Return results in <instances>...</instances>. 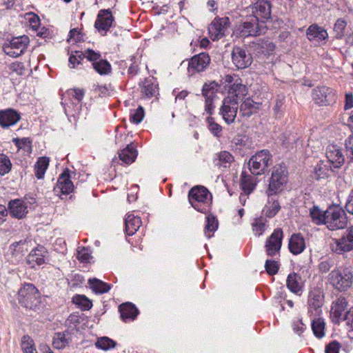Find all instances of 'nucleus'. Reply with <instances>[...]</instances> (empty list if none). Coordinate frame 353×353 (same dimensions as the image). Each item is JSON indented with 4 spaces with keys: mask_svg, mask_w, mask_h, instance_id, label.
Segmentation results:
<instances>
[{
    "mask_svg": "<svg viewBox=\"0 0 353 353\" xmlns=\"http://www.w3.org/2000/svg\"><path fill=\"white\" fill-rule=\"evenodd\" d=\"M74 303L79 305L82 310H88L92 306V302L83 295H77L73 299Z\"/></svg>",
    "mask_w": 353,
    "mask_h": 353,
    "instance_id": "nucleus-49",
    "label": "nucleus"
},
{
    "mask_svg": "<svg viewBox=\"0 0 353 353\" xmlns=\"http://www.w3.org/2000/svg\"><path fill=\"white\" fill-rule=\"evenodd\" d=\"M230 19L225 17L215 18L210 25L209 32L213 40H218L225 36V32L230 27Z\"/></svg>",
    "mask_w": 353,
    "mask_h": 353,
    "instance_id": "nucleus-15",
    "label": "nucleus"
},
{
    "mask_svg": "<svg viewBox=\"0 0 353 353\" xmlns=\"http://www.w3.org/2000/svg\"><path fill=\"white\" fill-rule=\"evenodd\" d=\"M288 172L284 164H277L273 167L271 177L269 181L266 194L270 196L280 193L287 183Z\"/></svg>",
    "mask_w": 353,
    "mask_h": 353,
    "instance_id": "nucleus-3",
    "label": "nucleus"
},
{
    "mask_svg": "<svg viewBox=\"0 0 353 353\" xmlns=\"http://www.w3.org/2000/svg\"><path fill=\"white\" fill-rule=\"evenodd\" d=\"M141 225V220L134 214H127L125 219V232L128 236L133 235Z\"/></svg>",
    "mask_w": 353,
    "mask_h": 353,
    "instance_id": "nucleus-32",
    "label": "nucleus"
},
{
    "mask_svg": "<svg viewBox=\"0 0 353 353\" xmlns=\"http://www.w3.org/2000/svg\"><path fill=\"white\" fill-rule=\"evenodd\" d=\"M252 225H253V231L258 236L262 234L265 230V224L263 221V220L261 219H256L255 222L253 223Z\"/></svg>",
    "mask_w": 353,
    "mask_h": 353,
    "instance_id": "nucleus-58",
    "label": "nucleus"
},
{
    "mask_svg": "<svg viewBox=\"0 0 353 353\" xmlns=\"http://www.w3.org/2000/svg\"><path fill=\"white\" fill-rule=\"evenodd\" d=\"M272 156L268 150H263L252 156L248 162L249 169L253 175L263 174L272 163Z\"/></svg>",
    "mask_w": 353,
    "mask_h": 353,
    "instance_id": "nucleus-6",
    "label": "nucleus"
},
{
    "mask_svg": "<svg viewBox=\"0 0 353 353\" xmlns=\"http://www.w3.org/2000/svg\"><path fill=\"white\" fill-rule=\"evenodd\" d=\"M10 69L15 72L17 74L23 75L26 73V69L25 65L21 62H14L10 65Z\"/></svg>",
    "mask_w": 353,
    "mask_h": 353,
    "instance_id": "nucleus-59",
    "label": "nucleus"
},
{
    "mask_svg": "<svg viewBox=\"0 0 353 353\" xmlns=\"http://www.w3.org/2000/svg\"><path fill=\"white\" fill-rule=\"evenodd\" d=\"M306 35L307 39L312 42L319 43L328 37L327 31L316 24H312L307 29Z\"/></svg>",
    "mask_w": 353,
    "mask_h": 353,
    "instance_id": "nucleus-25",
    "label": "nucleus"
},
{
    "mask_svg": "<svg viewBox=\"0 0 353 353\" xmlns=\"http://www.w3.org/2000/svg\"><path fill=\"white\" fill-rule=\"evenodd\" d=\"M219 157V163L217 165H223L224 167H227L226 164H230L234 161L233 156L228 151H222L218 154Z\"/></svg>",
    "mask_w": 353,
    "mask_h": 353,
    "instance_id": "nucleus-52",
    "label": "nucleus"
},
{
    "mask_svg": "<svg viewBox=\"0 0 353 353\" xmlns=\"http://www.w3.org/2000/svg\"><path fill=\"white\" fill-rule=\"evenodd\" d=\"M240 103H241V105H239L240 114L243 117H250L255 108V103L254 101L250 97H248L246 99L244 98V99Z\"/></svg>",
    "mask_w": 353,
    "mask_h": 353,
    "instance_id": "nucleus-39",
    "label": "nucleus"
},
{
    "mask_svg": "<svg viewBox=\"0 0 353 353\" xmlns=\"http://www.w3.org/2000/svg\"><path fill=\"white\" fill-rule=\"evenodd\" d=\"M232 61L238 69H245L251 65L252 57L248 51L241 47L235 46L232 51Z\"/></svg>",
    "mask_w": 353,
    "mask_h": 353,
    "instance_id": "nucleus-12",
    "label": "nucleus"
},
{
    "mask_svg": "<svg viewBox=\"0 0 353 353\" xmlns=\"http://www.w3.org/2000/svg\"><path fill=\"white\" fill-rule=\"evenodd\" d=\"M283 237V232L282 229L276 228L274 230L265 241V248L268 256H274L276 254H279L282 245Z\"/></svg>",
    "mask_w": 353,
    "mask_h": 353,
    "instance_id": "nucleus-10",
    "label": "nucleus"
},
{
    "mask_svg": "<svg viewBox=\"0 0 353 353\" xmlns=\"http://www.w3.org/2000/svg\"><path fill=\"white\" fill-rule=\"evenodd\" d=\"M258 180L253 175L249 174L245 172H243L241 175L240 185L243 192L245 194H250L256 188Z\"/></svg>",
    "mask_w": 353,
    "mask_h": 353,
    "instance_id": "nucleus-27",
    "label": "nucleus"
},
{
    "mask_svg": "<svg viewBox=\"0 0 353 353\" xmlns=\"http://www.w3.org/2000/svg\"><path fill=\"white\" fill-rule=\"evenodd\" d=\"M332 250L341 254L353 250V225L349 228L339 239H334Z\"/></svg>",
    "mask_w": 353,
    "mask_h": 353,
    "instance_id": "nucleus-11",
    "label": "nucleus"
},
{
    "mask_svg": "<svg viewBox=\"0 0 353 353\" xmlns=\"http://www.w3.org/2000/svg\"><path fill=\"white\" fill-rule=\"evenodd\" d=\"M312 97L316 103L322 105H329L336 100L334 90L326 86H320L315 88L312 92Z\"/></svg>",
    "mask_w": 353,
    "mask_h": 353,
    "instance_id": "nucleus-14",
    "label": "nucleus"
},
{
    "mask_svg": "<svg viewBox=\"0 0 353 353\" xmlns=\"http://www.w3.org/2000/svg\"><path fill=\"white\" fill-rule=\"evenodd\" d=\"M26 203L20 199L12 200L8 203L10 213L17 219H22L26 216L28 213Z\"/></svg>",
    "mask_w": 353,
    "mask_h": 353,
    "instance_id": "nucleus-26",
    "label": "nucleus"
},
{
    "mask_svg": "<svg viewBox=\"0 0 353 353\" xmlns=\"http://www.w3.org/2000/svg\"><path fill=\"white\" fill-rule=\"evenodd\" d=\"M347 26V22L343 19H339L336 20L334 30L336 34L337 37H341L344 34V30Z\"/></svg>",
    "mask_w": 353,
    "mask_h": 353,
    "instance_id": "nucleus-56",
    "label": "nucleus"
},
{
    "mask_svg": "<svg viewBox=\"0 0 353 353\" xmlns=\"http://www.w3.org/2000/svg\"><path fill=\"white\" fill-rule=\"evenodd\" d=\"M220 88L219 84L215 81H212L208 83H205L202 88V95L203 97H216V92Z\"/></svg>",
    "mask_w": 353,
    "mask_h": 353,
    "instance_id": "nucleus-41",
    "label": "nucleus"
},
{
    "mask_svg": "<svg viewBox=\"0 0 353 353\" xmlns=\"http://www.w3.org/2000/svg\"><path fill=\"white\" fill-rule=\"evenodd\" d=\"M73 189L74 185L67 170L59 176L57 185L54 188V191L57 194L61 192L63 194H68L73 191Z\"/></svg>",
    "mask_w": 353,
    "mask_h": 353,
    "instance_id": "nucleus-22",
    "label": "nucleus"
},
{
    "mask_svg": "<svg viewBox=\"0 0 353 353\" xmlns=\"http://www.w3.org/2000/svg\"><path fill=\"white\" fill-rule=\"evenodd\" d=\"M332 171L330 163L325 161H320L314 166L311 176L316 181H325L330 176Z\"/></svg>",
    "mask_w": 353,
    "mask_h": 353,
    "instance_id": "nucleus-23",
    "label": "nucleus"
},
{
    "mask_svg": "<svg viewBox=\"0 0 353 353\" xmlns=\"http://www.w3.org/2000/svg\"><path fill=\"white\" fill-rule=\"evenodd\" d=\"M145 116L144 109L142 106H139L137 109L131 113L130 120L132 123L139 124L142 121Z\"/></svg>",
    "mask_w": 353,
    "mask_h": 353,
    "instance_id": "nucleus-50",
    "label": "nucleus"
},
{
    "mask_svg": "<svg viewBox=\"0 0 353 353\" xmlns=\"http://www.w3.org/2000/svg\"><path fill=\"white\" fill-rule=\"evenodd\" d=\"M46 252L45 248L43 246L37 247L28 255L26 259L27 263L31 265L32 268L34 267L35 264L38 265L43 264Z\"/></svg>",
    "mask_w": 353,
    "mask_h": 353,
    "instance_id": "nucleus-28",
    "label": "nucleus"
},
{
    "mask_svg": "<svg viewBox=\"0 0 353 353\" xmlns=\"http://www.w3.org/2000/svg\"><path fill=\"white\" fill-rule=\"evenodd\" d=\"M288 247L292 254H301L305 248L303 237L300 234H292L290 239Z\"/></svg>",
    "mask_w": 353,
    "mask_h": 353,
    "instance_id": "nucleus-30",
    "label": "nucleus"
},
{
    "mask_svg": "<svg viewBox=\"0 0 353 353\" xmlns=\"http://www.w3.org/2000/svg\"><path fill=\"white\" fill-rule=\"evenodd\" d=\"M50 159L48 157H39L34 165V174L38 179L44 177L46 170L49 165Z\"/></svg>",
    "mask_w": 353,
    "mask_h": 353,
    "instance_id": "nucleus-38",
    "label": "nucleus"
},
{
    "mask_svg": "<svg viewBox=\"0 0 353 353\" xmlns=\"http://www.w3.org/2000/svg\"><path fill=\"white\" fill-rule=\"evenodd\" d=\"M90 254L88 253V250L83 248L82 249L78 250L77 258L78 260L82 262H88L90 259Z\"/></svg>",
    "mask_w": 353,
    "mask_h": 353,
    "instance_id": "nucleus-61",
    "label": "nucleus"
},
{
    "mask_svg": "<svg viewBox=\"0 0 353 353\" xmlns=\"http://www.w3.org/2000/svg\"><path fill=\"white\" fill-rule=\"evenodd\" d=\"M84 97V91L82 89L74 88L70 89L65 92L63 94L62 100V104H65L70 107L69 104L66 102V98H69L71 100V104H79Z\"/></svg>",
    "mask_w": 353,
    "mask_h": 353,
    "instance_id": "nucleus-33",
    "label": "nucleus"
},
{
    "mask_svg": "<svg viewBox=\"0 0 353 353\" xmlns=\"http://www.w3.org/2000/svg\"><path fill=\"white\" fill-rule=\"evenodd\" d=\"M324 214L325 211H321L316 205H314L310 209V216L312 222L316 225H319L325 224V216H324Z\"/></svg>",
    "mask_w": 353,
    "mask_h": 353,
    "instance_id": "nucleus-40",
    "label": "nucleus"
},
{
    "mask_svg": "<svg viewBox=\"0 0 353 353\" xmlns=\"http://www.w3.org/2000/svg\"><path fill=\"white\" fill-rule=\"evenodd\" d=\"M158 91V84L154 77H149L144 80L142 84L141 92L147 97H152Z\"/></svg>",
    "mask_w": 353,
    "mask_h": 353,
    "instance_id": "nucleus-34",
    "label": "nucleus"
},
{
    "mask_svg": "<svg viewBox=\"0 0 353 353\" xmlns=\"http://www.w3.org/2000/svg\"><path fill=\"white\" fill-rule=\"evenodd\" d=\"M248 94V90L241 79H236L234 83L228 89V94L225 98L234 99L237 103L242 101Z\"/></svg>",
    "mask_w": 353,
    "mask_h": 353,
    "instance_id": "nucleus-20",
    "label": "nucleus"
},
{
    "mask_svg": "<svg viewBox=\"0 0 353 353\" xmlns=\"http://www.w3.org/2000/svg\"><path fill=\"white\" fill-rule=\"evenodd\" d=\"M210 63V57L208 54L202 52L194 55L188 63V72L193 74L195 72L204 71Z\"/></svg>",
    "mask_w": 353,
    "mask_h": 353,
    "instance_id": "nucleus-17",
    "label": "nucleus"
},
{
    "mask_svg": "<svg viewBox=\"0 0 353 353\" xmlns=\"http://www.w3.org/2000/svg\"><path fill=\"white\" fill-rule=\"evenodd\" d=\"M18 300L22 306L35 310L40 303L39 292L34 285L26 284L19 290Z\"/></svg>",
    "mask_w": 353,
    "mask_h": 353,
    "instance_id": "nucleus-5",
    "label": "nucleus"
},
{
    "mask_svg": "<svg viewBox=\"0 0 353 353\" xmlns=\"http://www.w3.org/2000/svg\"><path fill=\"white\" fill-rule=\"evenodd\" d=\"M116 344L117 343L115 341L106 336L98 339L97 341L95 343L96 346L98 348H101L104 350H108L114 347Z\"/></svg>",
    "mask_w": 353,
    "mask_h": 353,
    "instance_id": "nucleus-48",
    "label": "nucleus"
},
{
    "mask_svg": "<svg viewBox=\"0 0 353 353\" xmlns=\"http://www.w3.org/2000/svg\"><path fill=\"white\" fill-rule=\"evenodd\" d=\"M188 199L195 210L206 214L209 211V205L212 203V196L206 188L197 185L189 191Z\"/></svg>",
    "mask_w": 353,
    "mask_h": 353,
    "instance_id": "nucleus-2",
    "label": "nucleus"
},
{
    "mask_svg": "<svg viewBox=\"0 0 353 353\" xmlns=\"http://www.w3.org/2000/svg\"><path fill=\"white\" fill-rule=\"evenodd\" d=\"M281 206L277 201H273L270 206H266L265 215L269 218L274 217L280 210Z\"/></svg>",
    "mask_w": 353,
    "mask_h": 353,
    "instance_id": "nucleus-53",
    "label": "nucleus"
},
{
    "mask_svg": "<svg viewBox=\"0 0 353 353\" xmlns=\"http://www.w3.org/2000/svg\"><path fill=\"white\" fill-rule=\"evenodd\" d=\"M286 286L291 292L301 296L303 291L304 281L299 274L292 272L287 277Z\"/></svg>",
    "mask_w": 353,
    "mask_h": 353,
    "instance_id": "nucleus-21",
    "label": "nucleus"
},
{
    "mask_svg": "<svg viewBox=\"0 0 353 353\" xmlns=\"http://www.w3.org/2000/svg\"><path fill=\"white\" fill-rule=\"evenodd\" d=\"M11 168L12 163L9 157L4 154H0V175L3 176L8 174Z\"/></svg>",
    "mask_w": 353,
    "mask_h": 353,
    "instance_id": "nucleus-47",
    "label": "nucleus"
},
{
    "mask_svg": "<svg viewBox=\"0 0 353 353\" xmlns=\"http://www.w3.org/2000/svg\"><path fill=\"white\" fill-rule=\"evenodd\" d=\"M348 310V303L345 298L339 297L333 302L330 314L332 321L335 323H339L341 321H344Z\"/></svg>",
    "mask_w": 353,
    "mask_h": 353,
    "instance_id": "nucleus-16",
    "label": "nucleus"
},
{
    "mask_svg": "<svg viewBox=\"0 0 353 353\" xmlns=\"http://www.w3.org/2000/svg\"><path fill=\"white\" fill-rule=\"evenodd\" d=\"M345 208L346 211L348 213L353 214V198H352V196H348V199L346 202Z\"/></svg>",
    "mask_w": 353,
    "mask_h": 353,
    "instance_id": "nucleus-64",
    "label": "nucleus"
},
{
    "mask_svg": "<svg viewBox=\"0 0 353 353\" xmlns=\"http://www.w3.org/2000/svg\"><path fill=\"white\" fill-rule=\"evenodd\" d=\"M93 68L100 75L109 74L112 71L110 63L105 59H99L97 63L93 64Z\"/></svg>",
    "mask_w": 353,
    "mask_h": 353,
    "instance_id": "nucleus-42",
    "label": "nucleus"
},
{
    "mask_svg": "<svg viewBox=\"0 0 353 353\" xmlns=\"http://www.w3.org/2000/svg\"><path fill=\"white\" fill-rule=\"evenodd\" d=\"M83 59H87L89 61L92 62V65L97 63L101 59V55L99 52H95L92 49H87L83 52Z\"/></svg>",
    "mask_w": 353,
    "mask_h": 353,
    "instance_id": "nucleus-51",
    "label": "nucleus"
},
{
    "mask_svg": "<svg viewBox=\"0 0 353 353\" xmlns=\"http://www.w3.org/2000/svg\"><path fill=\"white\" fill-rule=\"evenodd\" d=\"M327 281L336 290L346 292L353 285V272L347 267H338L327 276Z\"/></svg>",
    "mask_w": 353,
    "mask_h": 353,
    "instance_id": "nucleus-1",
    "label": "nucleus"
},
{
    "mask_svg": "<svg viewBox=\"0 0 353 353\" xmlns=\"http://www.w3.org/2000/svg\"><path fill=\"white\" fill-rule=\"evenodd\" d=\"M71 341V337L68 332L55 333L52 345L56 349H63Z\"/></svg>",
    "mask_w": 353,
    "mask_h": 353,
    "instance_id": "nucleus-35",
    "label": "nucleus"
},
{
    "mask_svg": "<svg viewBox=\"0 0 353 353\" xmlns=\"http://www.w3.org/2000/svg\"><path fill=\"white\" fill-rule=\"evenodd\" d=\"M30 43V39L26 35L13 37L5 42L3 46V52L11 57H18L23 54Z\"/></svg>",
    "mask_w": 353,
    "mask_h": 353,
    "instance_id": "nucleus-7",
    "label": "nucleus"
},
{
    "mask_svg": "<svg viewBox=\"0 0 353 353\" xmlns=\"http://www.w3.org/2000/svg\"><path fill=\"white\" fill-rule=\"evenodd\" d=\"M326 157L327 161L326 162L330 163L334 168H339L341 167L345 163V157L339 146L331 144L327 147Z\"/></svg>",
    "mask_w": 353,
    "mask_h": 353,
    "instance_id": "nucleus-18",
    "label": "nucleus"
},
{
    "mask_svg": "<svg viewBox=\"0 0 353 353\" xmlns=\"http://www.w3.org/2000/svg\"><path fill=\"white\" fill-rule=\"evenodd\" d=\"M83 59V52L75 51L74 54H72L69 57V65L70 68H75L76 65L81 63V61Z\"/></svg>",
    "mask_w": 353,
    "mask_h": 353,
    "instance_id": "nucleus-54",
    "label": "nucleus"
},
{
    "mask_svg": "<svg viewBox=\"0 0 353 353\" xmlns=\"http://www.w3.org/2000/svg\"><path fill=\"white\" fill-rule=\"evenodd\" d=\"M346 155L351 161H353V134L350 135L345 141Z\"/></svg>",
    "mask_w": 353,
    "mask_h": 353,
    "instance_id": "nucleus-57",
    "label": "nucleus"
},
{
    "mask_svg": "<svg viewBox=\"0 0 353 353\" xmlns=\"http://www.w3.org/2000/svg\"><path fill=\"white\" fill-rule=\"evenodd\" d=\"M325 224L330 230L343 229L347 223L344 210L339 205L330 206L325 211Z\"/></svg>",
    "mask_w": 353,
    "mask_h": 353,
    "instance_id": "nucleus-4",
    "label": "nucleus"
},
{
    "mask_svg": "<svg viewBox=\"0 0 353 353\" xmlns=\"http://www.w3.org/2000/svg\"><path fill=\"white\" fill-rule=\"evenodd\" d=\"M332 267V263L327 260L321 261L319 265V269L321 273H325L328 272Z\"/></svg>",
    "mask_w": 353,
    "mask_h": 353,
    "instance_id": "nucleus-62",
    "label": "nucleus"
},
{
    "mask_svg": "<svg viewBox=\"0 0 353 353\" xmlns=\"http://www.w3.org/2000/svg\"><path fill=\"white\" fill-rule=\"evenodd\" d=\"M307 303L310 308L316 310L323 303V296L319 290H312L309 293Z\"/></svg>",
    "mask_w": 353,
    "mask_h": 353,
    "instance_id": "nucleus-36",
    "label": "nucleus"
},
{
    "mask_svg": "<svg viewBox=\"0 0 353 353\" xmlns=\"http://www.w3.org/2000/svg\"><path fill=\"white\" fill-rule=\"evenodd\" d=\"M312 329L314 334L318 338H322L325 335V322L322 319H316L312 321Z\"/></svg>",
    "mask_w": 353,
    "mask_h": 353,
    "instance_id": "nucleus-45",
    "label": "nucleus"
},
{
    "mask_svg": "<svg viewBox=\"0 0 353 353\" xmlns=\"http://www.w3.org/2000/svg\"><path fill=\"white\" fill-rule=\"evenodd\" d=\"M88 284L92 290L96 294L108 292L111 288L110 285L96 278L90 279Z\"/></svg>",
    "mask_w": 353,
    "mask_h": 353,
    "instance_id": "nucleus-37",
    "label": "nucleus"
},
{
    "mask_svg": "<svg viewBox=\"0 0 353 353\" xmlns=\"http://www.w3.org/2000/svg\"><path fill=\"white\" fill-rule=\"evenodd\" d=\"M304 329H305V325L301 320H299L294 323L293 330L299 335H301V333H303Z\"/></svg>",
    "mask_w": 353,
    "mask_h": 353,
    "instance_id": "nucleus-63",
    "label": "nucleus"
},
{
    "mask_svg": "<svg viewBox=\"0 0 353 353\" xmlns=\"http://www.w3.org/2000/svg\"><path fill=\"white\" fill-rule=\"evenodd\" d=\"M121 317L123 321L134 320L137 317L139 311L135 305L131 303H122L119 307Z\"/></svg>",
    "mask_w": 353,
    "mask_h": 353,
    "instance_id": "nucleus-29",
    "label": "nucleus"
},
{
    "mask_svg": "<svg viewBox=\"0 0 353 353\" xmlns=\"http://www.w3.org/2000/svg\"><path fill=\"white\" fill-rule=\"evenodd\" d=\"M340 348V343L336 341H334L326 345L325 353H339Z\"/></svg>",
    "mask_w": 353,
    "mask_h": 353,
    "instance_id": "nucleus-60",
    "label": "nucleus"
},
{
    "mask_svg": "<svg viewBox=\"0 0 353 353\" xmlns=\"http://www.w3.org/2000/svg\"><path fill=\"white\" fill-rule=\"evenodd\" d=\"M21 347L23 353H37L34 341L28 335H24L22 337Z\"/></svg>",
    "mask_w": 353,
    "mask_h": 353,
    "instance_id": "nucleus-44",
    "label": "nucleus"
},
{
    "mask_svg": "<svg viewBox=\"0 0 353 353\" xmlns=\"http://www.w3.org/2000/svg\"><path fill=\"white\" fill-rule=\"evenodd\" d=\"M114 21L112 12L110 9L101 10L97 15V20L94 23V27L99 32H107L112 25Z\"/></svg>",
    "mask_w": 353,
    "mask_h": 353,
    "instance_id": "nucleus-19",
    "label": "nucleus"
},
{
    "mask_svg": "<svg viewBox=\"0 0 353 353\" xmlns=\"http://www.w3.org/2000/svg\"><path fill=\"white\" fill-rule=\"evenodd\" d=\"M239 109V103L230 98H224L222 105L219 109V114L222 116L225 122L230 125L233 123L236 117Z\"/></svg>",
    "mask_w": 353,
    "mask_h": 353,
    "instance_id": "nucleus-9",
    "label": "nucleus"
},
{
    "mask_svg": "<svg viewBox=\"0 0 353 353\" xmlns=\"http://www.w3.org/2000/svg\"><path fill=\"white\" fill-rule=\"evenodd\" d=\"M271 4L265 0H258L252 7V17L259 19L261 23L268 21L271 17Z\"/></svg>",
    "mask_w": 353,
    "mask_h": 353,
    "instance_id": "nucleus-13",
    "label": "nucleus"
},
{
    "mask_svg": "<svg viewBox=\"0 0 353 353\" xmlns=\"http://www.w3.org/2000/svg\"><path fill=\"white\" fill-rule=\"evenodd\" d=\"M137 157V150L133 143L128 144L125 148L119 152V157L125 164H131Z\"/></svg>",
    "mask_w": 353,
    "mask_h": 353,
    "instance_id": "nucleus-31",
    "label": "nucleus"
},
{
    "mask_svg": "<svg viewBox=\"0 0 353 353\" xmlns=\"http://www.w3.org/2000/svg\"><path fill=\"white\" fill-rule=\"evenodd\" d=\"M218 221L214 216L210 215L206 219V225L205 226V234L210 238L212 234L211 232H214L218 228Z\"/></svg>",
    "mask_w": 353,
    "mask_h": 353,
    "instance_id": "nucleus-46",
    "label": "nucleus"
},
{
    "mask_svg": "<svg viewBox=\"0 0 353 353\" xmlns=\"http://www.w3.org/2000/svg\"><path fill=\"white\" fill-rule=\"evenodd\" d=\"M206 123L210 132L216 138L222 137L223 127L214 121L212 117L206 119Z\"/></svg>",
    "mask_w": 353,
    "mask_h": 353,
    "instance_id": "nucleus-43",
    "label": "nucleus"
},
{
    "mask_svg": "<svg viewBox=\"0 0 353 353\" xmlns=\"http://www.w3.org/2000/svg\"><path fill=\"white\" fill-rule=\"evenodd\" d=\"M266 26L261 23L259 19L253 17H248L240 26L241 34L243 37H256L265 33Z\"/></svg>",
    "mask_w": 353,
    "mask_h": 353,
    "instance_id": "nucleus-8",
    "label": "nucleus"
},
{
    "mask_svg": "<svg viewBox=\"0 0 353 353\" xmlns=\"http://www.w3.org/2000/svg\"><path fill=\"white\" fill-rule=\"evenodd\" d=\"M265 268L266 272L270 275H274L278 272L279 264L276 261L268 259L265 263Z\"/></svg>",
    "mask_w": 353,
    "mask_h": 353,
    "instance_id": "nucleus-55",
    "label": "nucleus"
},
{
    "mask_svg": "<svg viewBox=\"0 0 353 353\" xmlns=\"http://www.w3.org/2000/svg\"><path fill=\"white\" fill-rule=\"evenodd\" d=\"M20 114L12 109L0 111V125L3 128L15 125L20 120Z\"/></svg>",
    "mask_w": 353,
    "mask_h": 353,
    "instance_id": "nucleus-24",
    "label": "nucleus"
}]
</instances>
